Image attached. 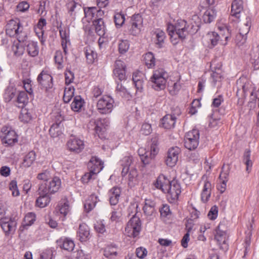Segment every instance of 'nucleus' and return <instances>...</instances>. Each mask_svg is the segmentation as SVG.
I'll use <instances>...</instances> for the list:
<instances>
[{
  "label": "nucleus",
  "mask_w": 259,
  "mask_h": 259,
  "mask_svg": "<svg viewBox=\"0 0 259 259\" xmlns=\"http://www.w3.org/2000/svg\"><path fill=\"white\" fill-rule=\"evenodd\" d=\"M84 100L80 96H76L74 97L73 102L71 104V108L74 112L80 111L84 105Z\"/></svg>",
  "instance_id": "nucleus-35"
},
{
  "label": "nucleus",
  "mask_w": 259,
  "mask_h": 259,
  "mask_svg": "<svg viewBox=\"0 0 259 259\" xmlns=\"http://www.w3.org/2000/svg\"><path fill=\"white\" fill-rule=\"evenodd\" d=\"M84 13V18L90 22L93 18L96 19L102 17L104 15V11L101 9H98L95 7H86L83 9Z\"/></svg>",
  "instance_id": "nucleus-16"
},
{
  "label": "nucleus",
  "mask_w": 259,
  "mask_h": 259,
  "mask_svg": "<svg viewBox=\"0 0 259 259\" xmlns=\"http://www.w3.org/2000/svg\"><path fill=\"white\" fill-rule=\"evenodd\" d=\"M158 151L159 149L156 143H153L150 146V151H148L150 163L153 160L155 156L157 154Z\"/></svg>",
  "instance_id": "nucleus-55"
},
{
  "label": "nucleus",
  "mask_w": 259,
  "mask_h": 259,
  "mask_svg": "<svg viewBox=\"0 0 259 259\" xmlns=\"http://www.w3.org/2000/svg\"><path fill=\"white\" fill-rule=\"evenodd\" d=\"M38 193L39 196L37 198L35 201V205L40 208H44L47 206L50 202L51 198L49 196V194L44 191L39 190V188L38 189Z\"/></svg>",
  "instance_id": "nucleus-24"
},
{
  "label": "nucleus",
  "mask_w": 259,
  "mask_h": 259,
  "mask_svg": "<svg viewBox=\"0 0 259 259\" xmlns=\"http://www.w3.org/2000/svg\"><path fill=\"white\" fill-rule=\"evenodd\" d=\"M75 89L71 85H66L64 89L63 100L65 103L70 102L72 98L74 96Z\"/></svg>",
  "instance_id": "nucleus-43"
},
{
  "label": "nucleus",
  "mask_w": 259,
  "mask_h": 259,
  "mask_svg": "<svg viewBox=\"0 0 259 259\" xmlns=\"http://www.w3.org/2000/svg\"><path fill=\"white\" fill-rule=\"evenodd\" d=\"M231 167L229 164H224L222 166V171L220 175V183L217 185V189L221 193H224L227 187V182L228 180V176Z\"/></svg>",
  "instance_id": "nucleus-13"
},
{
  "label": "nucleus",
  "mask_w": 259,
  "mask_h": 259,
  "mask_svg": "<svg viewBox=\"0 0 259 259\" xmlns=\"http://www.w3.org/2000/svg\"><path fill=\"white\" fill-rule=\"evenodd\" d=\"M116 91L118 96L127 100H129L132 97V95L122 85L121 83H117Z\"/></svg>",
  "instance_id": "nucleus-38"
},
{
  "label": "nucleus",
  "mask_w": 259,
  "mask_h": 259,
  "mask_svg": "<svg viewBox=\"0 0 259 259\" xmlns=\"http://www.w3.org/2000/svg\"><path fill=\"white\" fill-rule=\"evenodd\" d=\"M55 257L53 254L52 249H47L42 252L40 256V259H54Z\"/></svg>",
  "instance_id": "nucleus-63"
},
{
  "label": "nucleus",
  "mask_w": 259,
  "mask_h": 259,
  "mask_svg": "<svg viewBox=\"0 0 259 259\" xmlns=\"http://www.w3.org/2000/svg\"><path fill=\"white\" fill-rule=\"evenodd\" d=\"M9 189L12 191L13 196H18L20 193L17 187V183L16 180H12L9 184Z\"/></svg>",
  "instance_id": "nucleus-59"
},
{
  "label": "nucleus",
  "mask_w": 259,
  "mask_h": 259,
  "mask_svg": "<svg viewBox=\"0 0 259 259\" xmlns=\"http://www.w3.org/2000/svg\"><path fill=\"white\" fill-rule=\"evenodd\" d=\"M181 89V85L180 82H176L172 86L169 87V93L172 96L176 95Z\"/></svg>",
  "instance_id": "nucleus-60"
},
{
  "label": "nucleus",
  "mask_w": 259,
  "mask_h": 259,
  "mask_svg": "<svg viewBox=\"0 0 259 259\" xmlns=\"http://www.w3.org/2000/svg\"><path fill=\"white\" fill-rule=\"evenodd\" d=\"M168 74L163 69H159L153 71L150 80L152 88L155 91H163L166 87Z\"/></svg>",
  "instance_id": "nucleus-4"
},
{
  "label": "nucleus",
  "mask_w": 259,
  "mask_h": 259,
  "mask_svg": "<svg viewBox=\"0 0 259 259\" xmlns=\"http://www.w3.org/2000/svg\"><path fill=\"white\" fill-rule=\"evenodd\" d=\"M142 60L145 65H155V58L151 52H148L143 55Z\"/></svg>",
  "instance_id": "nucleus-53"
},
{
  "label": "nucleus",
  "mask_w": 259,
  "mask_h": 259,
  "mask_svg": "<svg viewBox=\"0 0 259 259\" xmlns=\"http://www.w3.org/2000/svg\"><path fill=\"white\" fill-rule=\"evenodd\" d=\"M130 48V43L127 40H120L118 44L119 53L124 54L127 52Z\"/></svg>",
  "instance_id": "nucleus-51"
},
{
  "label": "nucleus",
  "mask_w": 259,
  "mask_h": 259,
  "mask_svg": "<svg viewBox=\"0 0 259 259\" xmlns=\"http://www.w3.org/2000/svg\"><path fill=\"white\" fill-rule=\"evenodd\" d=\"M211 184L208 181H205L201 193V198L204 203L207 202L211 195Z\"/></svg>",
  "instance_id": "nucleus-32"
},
{
  "label": "nucleus",
  "mask_w": 259,
  "mask_h": 259,
  "mask_svg": "<svg viewBox=\"0 0 259 259\" xmlns=\"http://www.w3.org/2000/svg\"><path fill=\"white\" fill-rule=\"evenodd\" d=\"M166 193H167V197L168 201L170 203H176L181 193V187L180 183L175 180L171 181Z\"/></svg>",
  "instance_id": "nucleus-10"
},
{
  "label": "nucleus",
  "mask_w": 259,
  "mask_h": 259,
  "mask_svg": "<svg viewBox=\"0 0 259 259\" xmlns=\"http://www.w3.org/2000/svg\"><path fill=\"white\" fill-rule=\"evenodd\" d=\"M141 229L142 224L140 218L134 215L128 222L125 232L129 237L135 238L139 235Z\"/></svg>",
  "instance_id": "nucleus-8"
},
{
  "label": "nucleus",
  "mask_w": 259,
  "mask_h": 259,
  "mask_svg": "<svg viewBox=\"0 0 259 259\" xmlns=\"http://www.w3.org/2000/svg\"><path fill=\"white\" fill-rule=\"evenodd\" d=\"M243 10L242 0H234L232 2L231 10V15L237 20L240 18V14Z\"/></svg>",
  "instance_id": "nucleus-20"
},
{
  "label": "nucleus",
  "mask_w": 259,
  "mask_h": 259,
  "mask_svg": "<svg viewBox=\"0 0 259 259\" xmlns=\"http://www.w3.org/2000/svg\"><path fill=\"white\" fill-rule=\"evenodd\" d=\"M61 124V121L56 122L53 124L51 126L49 132L50 135L53 137H56L59 136L61 133V130L60 129V126Z\"/></svg>",
  "instance_id": "nucleus-49"
},
{
  "label": "nucleus",
  "mask_w": 259,
  "mask_h": 259,
  "mask_svg": "<svg viewBox=\"0 0 259 259\" xmlns=\"http://www.w3.org/2000/svg\"><path fill=\"white\" fill-rule=\"evenodd\" d=\"M176 119L174 114H166L162 119L161 124L165 128L170 129L174 127Z\"/></svg>",
  "instance_id": "nucleus-28"
},
{
  "label": "nucleus",
  "mask_w": 259,
  "mask_h": 259,
  "mask_svg": "<svg viewBox=\"0 0 259 259\" xmlns=\"http://www.w3.org/2000/svg\"><path fill=\"white\" fill-rule=\"evenodd\" d=\"M138 153L142 162L144 165L150 163L148 151H147L144 148L141 147L138 149Z\"/></svg>",
  "instance_id": "nucleus-44"
},
{
  "label": "nucleus",
  "mask_w": 259,
  "mask_h": 259,
  "mask_svg": "<svg viewBox=\"0 0 259 259\" xmlns=\"http://www.w3.org/2000/svg\"><path fill=\"white\" fill-rule=\"evenodd\" d=\"M188 28L189 25L187 22L182 19L178 20L175 25L168 24L167 31L170 37L171 42L174 45H176L179 39H185L188 34Z\"/></svg>",
  "instance_id": "nucleus-2"
},
{
  "label": "nucleus",
  "mask_w": 259,
  "mask_h": 259,
  "mask_svg": "<svg viewBox=\"0 0 259 259\" xmlns=\"http://www.w3.org/2000/svg\"><path fill=\"white\" fill-rule=\"evenodd\" d=\"M20 120L24 123H28L32 119L31 112L27 109H22L19 115Z\"/></svg>",
  "instance_id": "nucleus-46"
},
{
  "label": "nucleus",
  "mask_w": 259,
  "mask_h": 259,
  "mask_svg": "<svg viewBox=\"0 0 259 259\" xmlns=\"http://www.w3.org/2000/svg\"><path fill=\"white\" fill-rule=\"evenodd\" d=\"M60 35L62 40H70V30L68 26L62 27L60 26L59 28Z\"/></svg>",
  "instance_id": "nucleus-48"
},
{
  "label": "nucleus",
  "mask_w": 259,
  "mask_h": 259,
  "mask_svg": "<svg viewBox=\"0 0 259 259\" xmlns=\"http://www.w3.org/2000/svg\"><path fill=\"white\" fill-rule=\"evenodd\" d=\"M221 32L218 34L214 31H210L203 37V42L209 48H212L218 44L222 46L227 45L229 40L231 38V32L228 27H225L224 29V32L221 27H220Z\"/></svg>",
  "instance_id": "nucleus-1"
},
{
  "label": "nucleus",
  "mask_w": 259,
  "mask_h": 259,
  "mask_svg": "<svg viewBox=\"0 0 259 259\" xmlns=\"http://www.w3.org/2000/svg\"><path fill=\"white\" fill-rule=\"evenodd\" d=\"M85 57L88 64H93L97 58V54L90 48H85Z\"/></svg>",
  "instance_id": "nucleus-45"
},
{
  "label": "nucleus",
  "mask_w": 259,
  "mask_h": 259,
  "mask_svg": "<svg viewBox=\"0 0 259 259\" xmlns=\"http://www.w3.org/2000/svg\"><path fill=\"white\" fill-rule=\"evenodd\" d=\"M53 77L47 71H42L37 77L38 86L39 89L50 94L53 91Z\"/></svg>",
  "instance_id": "nucleus-6"
},
{
  "label": "nucleus",
  "mask_w": 259,
  "mask_h": 259,
  "mask_svg": "<svg viewBox=\"0 0 259 259\" xmlns=\"http://www.w3.org/2000/svg\"><path fill=\"white\" fill-rule=\"evenodd\" d=\"M181 149L178 147H172L168 149L165 157V164L169 167L174 166L178 160Z\"/></svg>",
  "instance_id": "nucleus-14"
},
{
  "label": "nucleus",
  "mask_w": 259,
  "mask_h": 259,
  "mask_svg": "<svg viewBox=\"0 0 259 259\" xmlns=\"http://www.w3.org/2000/svg\"><path fill=\"white\" fill-rule=\"evenodd\" d=\"M6 32L10 37H15L19 41H26L27 39V34L18 19L9 21L6 25Z\"/></svg>",
  "instance_id": "nucleus-3"
},
{
  "label": "nucleus",
  "mask_w": 259,
  "mask_h": 259,
  "mask_svg": "<svg viewBox=\"0 0 259 259\" xmlns=\"http://www.w3.org/2000/svg\"><path fill=\"white\" fill-rule=\"evenodd\" d=\"M143 23V19L139 14L134 15L131 19V27L130 31L134 35H136L140 31Z\"/></svg>",
  "instance_id": "nucleus-19"
},
{
  "label": "nucleus",
  "mask_w": 259,
  "mask_h": 259,
  "mask_svg": "<svg viewBox=\"0 0 259 259\" xmlns=\"http://www.w3.org/2000/svg\"><path fill=\"white\" fill-rule=\"evenodd\" d=\"M16 90L12 87H8L6 90L4 95V98L6 102H10L15 96Z\"/></svg>",
  "instance_id": "nucleus-50"
},
{
  "label": "nucleus",
  "mask_w": 259,
  "mask_h": 259,
  "mask_svg": "<svg viewBox=\"0 0 259 259\" xmlns=\"http://www.w3.org/2000/svg\"><path fill=\"white\" fill-rule=\"evenodd\" d=\"M25 41H19V40L17 39L16 41H14V44L12 46V51L14 54L16 56H20L22 55L24 52V43Z\"/></svg>",
  "instance_id": "nucleus-41"
},
{
  "label": "nucleus",
  "mask_w": 259,
  "mask_h": 259,
  "mask_svg": "<svg viewBox=\"0 0 259 259\" xmlns=\"http://www.w3.org/2000/svg\"><path fill=\"white\" fill-rule=\"evenodd\" d=\"M138 172L135 169H132L128 174V184L131 186H134L137 183Z\"/></svg>",
  "instance_id": "nucleus-54"
},
{
  "label": "nucleus",
  "mask_w": 259,
  "mask_h": 259,
  "mask_svg": "<svg viewBox=\"0 0 259 259\" xmlns=\"http://www.w3.org/2000/svg\"><path fill=\"white\" fill-rule=\"evenodd\" d=\"M251 151L249 149H246L244 154L243 161L246 165V170L248 172H249L251 169L252 166V162L250 160Z\"/></svg>",
  "instance_id": "nucleus-42"
},
{
  "label": "nucleus",
  "mask_w": 259,
  "mask_h": 259,
  "mask_svg": "<svg viewBox=\"0 0 259 259\" xmlns=\"http://www.w3.org/2000/svg\"><path fill=\"white\" fill-rule=\"evenodd\" d=\"M104 163L96 156H93L88 164L89 171L93 174H97L100 172L104 167Z\"/></svg>",
  "instance_id": "nucleus-18"
},
{
  "label": "nucleus",
  "mask_w": 259,
  "mask_h": 259,
  "mask_svg": "<svg viewBox=\"0 0 259 259\" xmlns=\"http://www.w3.org/2000/svg\"><path fill=\"white\" fill-rule=\"evenodd\" d=\"M28 54L32 57L37 56L39 52V48L37 42L30 41L27 45Z\"/></svg>",
  "instance_id": "nucleus-39"
},
{
  "label": "nucleus",
  "mask_w": 259,
  "mask_h": 259,
  "mask_svg": "<svg viewBox=\"0 0 259 259\" xmlns=\"http://www.w3.org/2000/svg\"><path fill=\"white\" fill-rule=\"evenodd\" d=\"M56 243L57 246L68 251L73 250L75 246L72 240L64 237L57 240Z\"/></svg>",
  "instance_id": "nucleus-21"
},
{
  "label": "nucleus",
  "mask_w": 259,
  "mask_h": 259,
  "mask_svg": "<svg viewBox=\"0 0 259 259\" xmlns=\"http://www.w3.org/2000/svg\"><path fill=\"white\" fill-rule=\"evenodd\" d=\"M35 221V215L33 212L27 213L24 218V225L30 226Z\"/></svg>",
  "instance_id": "nucleus-56"
},
{
  "label": "nucleus",
  "mask_w": 259,
  "mask_h": 259,
  "mask_svg": "<svg viewBox=\"0 0 259 259\" xmlns=\"http://www.w3.org/2000/svg\"><path fill=\"white\" fill-rule=\"evenodd\" d=\"M251 24V19L249 16L246 18V21L244 23V26L240 29V34L243 36L246 35L249 31L250 28Z\"/></svg>",
  "instance_id": "nucleus-52"
},
{
  "label": "nucleus",
  "mask_w": 259,
  "mask_h": 259,
  "mask_svg": "<svg viewBox=\"0 0 259 259\" xmlns=\"http://www.w3.org/2000/svg\"><path fill=\"white\" fill-rule=\"evenodd\" d=\"M170 182L165 176L162 174L157 178L154 185L156 188L161 190L164 193H166Z\"/></svg>",
  "instance_id": "nucleus-22"
},
{
  "label": "nucleus",
  "mask_w": 259,
  "mask_h": 259,
  "mask_svg": "<svg viewBox=\"0 0 259 259\" xmlns=\"http://www.w3.org/2000/svg\"><path fill=\"white\" fill-rule=\"evenodd\" d=\"M78 237L81 242L87 241L90 237V229L88 225L82 223L79 225L77 232Z\"/></svg>",
  "instance_id": "nucleus-25"
},
{
  "label": "nucleus",
  "mask_w": 259,
  "mask_h": 259,
  "mask_svg": "<svg viewBox=\"0 0 259 259\" xmlns=\"http://www.w3.org/2000/svg\"><path fill=\"white\" fill-rule=\"evenodd\" d=\"M113 74L114 76L120 81L126 79L125 69L123 66H117L113 70Z\"/></svg>",
  "instance_id": "nucleus-40"
},
{
  "label": "nucleus",
  "mask_w": 259,
  "mask_h": 259,
  "mask_svg": "<svg viewBox=\"0 0 259 259\" xmlns=\"http://www.w3.org/2000/svg\"><path fill=\"white\" fill-rule=\"evenodd\" d=\"M152 132L151 125L149 123L145 122L142 125L141 129V132L142 134L145 135H149Z\"/></svg>",
  "instance_id": "nucleus-64"
},
{
  "label": "nucleus",
  "mask_w": 259,
  "mask_h": 259,
  "mask_svg": "<svg viewBox=\"0 0 259 259\" xmlns=\"http://www.w3.org/2000/svg\"><path fill=\"white\" fill-rule=\"evenodd\" d=\"M187 233L184 235L181 240V245L184 248H186L188 246V243L190 240V232L192 230V228L187 226Z\"/></svg>",
  "instance_id": "nucleus-62"
},
{
  "label": "nucleus",
  "mask_w": 259,
  "mask_h": 259,
  "mask_svg": "<svg viewBox=\"0 0 259 259\" xmlns=\"http://www.w3.org/2000/svg\"><path fill=\"white\" fill-rule=\"evenodd\" d=\"M110 121L108 118L92 119L88 124V127L90 130L95 131L96 134L99 135L101 134L104 130L109 124Z\"/></svg>",
  "instance_id": "nucleus-11"
},
{
  "label": "nucleus",
  "mask_w": 259,
  "mask_h": 259,
  "mask_svg": "<svg viewBox=\"0 0 259 259\" xmlns=\"http://www.w3.org/2000/svg\"><path fill=\"white\" fill-rule=\"evenodd\" d=\"M1 138L2 142L8 146H11L17 142V135L11 127L4 126L2 128Z\"/></svg>",
  "instance_id": "nucleus-12"
},
{
  "label": "nucleus",
  "mask_w": 259,
  "mask_h": 259,
  "mask_svg": "<svg viewBox=\"0 0 259 259\" xmlns=\"http://www.w3.org/2000/svg\"><path fill=\"white\" fill-rule=\"evenodd\" d=\"M125 17L123 14L117 13L114 16V22L117 27H121L124 23Z\"/></svg>",
  "instance_id": "nucleus-61"
},
{
  "label": "nucleus",
  "mask_w": 259,
  "mask_h": 259,
  "mask_svg": "<svg viewBox=\"0 0 259 259\" xmlns=\"http://www.w3.org/2000/svg\"><path fill=\"white\" fill-rule=\"evenodd\" d=\"M65 84L66 85H70L74 79V73L70 69H67L65 73Z\"/></svg>",
  "instance_id": "nucleus-58"
},
{
  "label": "nucleus",
  "mask_w": 259,
  "mask_h": 259,
  "mask_svg": "<svg viewBox=\"0 0 259 259\" xmlns=\"http://www.w3.org/2000/svg\"><path fill=\"white\" fill-rule=\"evenodd\" d=\"M120 189L118 187H113L108 192L109 201L111 205H116L119 201L120 195Z\"/></svg>",
  "instance_id": "nucleus-29"
},
{
  "label": "nucleus",
  "mask_w": 259,
  "mask_h": 259,
  "mask_svg": "<svg viewBox=\"0 0 259 259\" xmlns=\"http://www.w3.org/2000/svg\"><path fill=\"white\" fill-rule=\"evenodd\" d=\"M35 152L31 150L28 152L23 157L22 165L26 167H30L36 159Z\"/></svg>",
  "instance_id": "nucleus-34"
},
{
  "label": "nucleus",
  "mask_w": 259,
  "mask_h": 259,
  "mask_svg": "<svg viewBox=\"0 0 259 259\" xmlns=\"http://www.w3.org/2000/svg\"><path fill=\"white\" fill-rule=\"evenodd\" d=\"M132 162V157L127 156L124 157L120 161L121 165L122 166L121 174L125 176L129 171L130 166Z\"/></svg>",
  "instance_id": "nucleus-37"
},
{
  "label": "nucleus",
  "mask_w": 259,
  "mask_h": 259,
  "mask_svg": "<svg viewBox=\"0 0 259 259\" xmlns=\"http://www.w3.org/2000/svg\"><path fill=\"white\" fill-rule=\"evenodd\" d=\"M217 12L213 7H209L203 15V20L205 23H210L215 18Z\"/></svg>",
  "instance_id": "nucleus-33"
},
{
  "label": "nucleus",
  "mask_w": 259,
  "mask_h": 259,
  "mask_svg": "<svg viewBox=\"0 0 259 259\" xmlns=\"http://www.w3.org/2000/svg\"><path fill=\"white\" fill-rule=\"evenodd\" d=\"M120 248L115 244L107 245L104 249V255L109 259H114L118 255Z\"/></svg>",
  "instance_id": "nucleus-23"
},
{
  "label": "nucleus",
  "mask_w": 259,
  "mask_h": 259,
  "mask_svg": "<svg viewBox=\"0 0 259 259\" xmlns=\"http://www.w3.org/2000/svg\"><path fill=\"white\" fill-rule=\"evenodd\" d=\"M99 201L98 197L96 195H91L84 204V209L87 212H90L95 207Z\"/></svg>",
  "instance_id": "nucleus-31"
},
{
  "label": "nucleus",
  "mask_w": 259,
  "mask_h": 259,
  "mask_svg": "<svg viewBox=\"0 0 259 259\" xmlns=\"http://www.w3.org/2000/svg\"><path fill=\"white\" fill-rule=\"evenodd\" d=\"M155 39L154 40L157 48L160 49L163 47L166 38L165 33L161 30L157 29L154 32Z\"/></svg>",
  "instance_id": "nucleus-30"
},
{
  "label": "nucleus",
  "mask_w": 259,
  "mask_h": 259,
  "mask_svg": "<svg viewBox=\"0 0 259 259\" xmlns=\"http://www.w3.org/2000/svg\"><path fill=\"white\" fill-rule=\"evenodd\" d=\"M199 139V131L197 129H193L188 132L185 136V147L190 150L195 149L198 146Z\"/></svg>",
  "instance_id": "nucleus-9"
},
{
  "label": "nucleus",
  "mask_w": 259,
  "mask_h": 259,
  "mask_svg": "<svg viewBox=\"0 0 259 259\" xmlns=\"http://www.w3.org/2000/svg\"><path fill=\"white\" fill-rule=\"evenodd\" d=\"M61 185L60 179L58 177H54L50 179L48 182H41L39 184V190L47 192L48 194H54L60 189Z\"/></svg>",
  "instance_id": "nucleus-7"
},
{
  "label": "nucleus",
  "mask_w": 259,
  "mask_h": 259,
  "mask_svg": "<svg viewBox=\"0 0 259 259\" xmlns=\"http://www.w3.org/2000/svg\"><path fill=\"white\" fill-rule=\"evenodd\" d=\"M27 94L25 91H21L17 96V102L19 107H23L28 102Z\"/></svg>",
  "instance_id": "nucleus-47"
},
{
  "label": "nucleus",
  "mask_w": 259,
  "mask_h": 259,
  "mask_svg": "<svg viewBox=\"0 0 259 259\" xmlns=\"http://www.w3.org/2000/svg\"><path fill=\"white\" fill-rule=\"evenodd\" d=\"M66 7L68 14L73 18H74L78 11L81 10V5L74 0L67 2Z\"/></svg>",
  "instance_id": "nucleus-27"
},
{
  "label": "nucleus",
  "mask_w": 259,
  "mask_h": 259,
  "mask_svg": "<svg viewBox=\"0 0 259 259\" xmlns=\"http://www.w3.org/2000/svg\"><path fill=\"white\" fill-rule=\"evenodd\" d=\"M93 25L94 26L96 32L101 36L105 35L106 32V26L105 23L102 18L100 17L93 22Z\"/></svg>",
  "instance_id": "nucleus-26"
},
{
  "label": "nucleus",
  "mask_w": 259,
  "mask_h": 259,
  "mask_svg": "<svg viewBox=\"0 0 259 259\" xmlns=\"http://www.w3.org/2000/svg\"><path fill=\"white\" fill-rule=\"evenodd\" d=\"M57 209L64 217L70 212V206L67 200H61L58 205Z\"/></svg>",
  "instance_id": "nucleus-36"
},
{
  "label": "nucleus",
  "mask_w": 259,
  "mask_h": 259,
  "mask_svg": "<svg viewBox=\"0 0 259 259\" xmlns=\"http://www.w3.org/2000/svg\"><path fill=\"white\" fill-rule=\"evenodd\" d=\"M76 259H91L90 253L83 249L78 250L75 255Z\"/></svg>",
  "instance_id": "nucleus-57"
},
{
  "label": "nucleus",
  "mask_w": 259,
  "mask_h": 259,
  "mask_svg": "<svg viewBox=\"0 0 259 259\" xmlns=\"http://www.w3.org/2000/svg\"><path fill=\"white\" fill-rule=\"evenodd\" d=\"M114 104V99L110 96L105 95L98 100L97 109L101 114H108L112 112Z\"/></svg>",
  "instance_id": "nucleus-5"
},
{
  "label": "nucleus",
  "mask_w": 259,
  "mask_h": 259,
  "mask_svg": "<svg viewBox=\"0 0 259 259\" xmlns=\"http://www.w3.org/2000/svg\"><path fill=\"white\" fill-rule=\"evenodd\" d=\"M0 226L5 235L9 236L14 234L17 226V222L14 218H8L3 221Z\"/></svg>",
  "instance_id": "nucleus-15"
},
{
  "label": "nucleus",
  "mask_w": 259,
  "mask_h": 259,
  "mask_svg": "<svg viewBox=\"0 0 259 259\" xmlns=\"http://www.w3.org/2000/svg\"><path fill=\"white\" fill-rule=\"evenodd\" d=\"M67 146L69 151L79 153L84 149V144L82 140L77 138L72 137L68 141Z\"/></svg>",
  "instance_id": "nucleus-17"
}]
</instances>
